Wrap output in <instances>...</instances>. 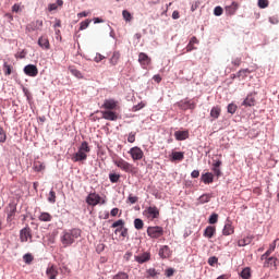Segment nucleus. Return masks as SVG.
Listing matches in <instances>:
<instances>
[{"label": "nucleus", "mask_w": 279, "mask_h": 279, "mask_svg": "<svg viewBox=\"0 0 279 279\" xmlns=\"http://www.w3.org/2000/svg\"><path fill=\"white\" fill-rule=\"evenodd\" d=\"M80 236H82V230L80 229L65 230L62 232L61 243L63 247H69L74 244L75 240L80 239Z\"/></svg>", "instance_id": "1"}, {"label": "nucleus", "mask_w": 279, "mask_h": 279, "mask_svg": "<svg viewBox=\"0 0 279 279\" xmlns=\"http://www.w3.org/2000/svg\"><path fill=\"white\" fill-rule=\"evenodd\" d=\"M90 151V146H88V142H83L81 146L78 147L77 153H75L72 156V161L73 162H82L88 158V155Z\"/></svg>", "instance_id": "2"}, {"label": "nucleus", "mask_w": 279, "mask_h": 279, "mask_svg": "<svg viewBox=\"0 0 279 279\" xmlns=\"http://www.w3.org/2000/svg\"><path fill=\"white\" fill-rule=\"evenodd\" d=\"M113 163L116 165V167H118V169H121V171H124L125 173L136 174V167H134V165L128 162L123 158L114 159Z\"/></svg>", "instance_id": "3"}, {"label": "nucleus", "mask_w": 279, "mask_h": 279, "mask_svg": "<svg viewBox=\"0 0 279 279\" xmlns=\"http://www.w3.org/2000/svg\"><path fill=\"white\" fill-rule=\"evenodd\" d=\"M143 215L148 218L149 221H154V219L160 218V209L156 206H149L144 210Z\"/></svg>", "instance_id": "4"}, {"label": "nucleus", "mask_w": 279, "mask_h": 279, "mask_svg": "<svg viewBox=\"0 0 279 279\" xmlns=\"http://www.w3.org/2000/svg\"><path fill=\"white\" fill-rule=\"evenodd\" d=\"M146 232L150 239H160L165 235V229L160 226L148 227Z\"/></svg>", "instance_id": "5"}, {"label": "nucleus", "mask_w": 279, "mask_h": 279, "mask_svg": "<svg viewBox=\"0 0 279 279\" xmlns=\"http://www.w3.org/2000/svg\"><path fill=\"white\" fill-rule=\"evenodd\" d=\"M129 154H130L132 160H134V161L143 160V157L145 156V153H143V149H141V147H138V146L132 147L129 150Z\"/></svg>", "instance_id": "6"}, {"label": "nucleus", "mask_w": 279, "mask_h": 279, "mask_svg": "<svg viewBox=\"0 0 279 279\" xmlns=\"http://www.w3.org/2000/svg\"><path fill=\"white\" fill-rule=\"evenodd\" d=\"M32 228L25 227L20 231L21 243H27V241H32Z\"/></svg>", "instance_id": "7"}, {"label": "nucleus", "mask_w": 279, "mask_h": 279, "mask_svg": "<svg viewBox=\"0 0 279 279\" xmlns=\"http://www.w3.org/2000/svg\"><path fill=\"white\" fill-rule=\"evenodd\" d=\"M101 108H104L105 110H110V111H113V110H118L119 108V101L110 98V99H105Z\"/></svg>", "instance_id": "8"}, {"label": "nucleus", "mask_w": 279, "mask_h": 279, "mask_svg": "<svg viewBox=\"0 0 279 279\" xmlns=\"http://www.w3.org/2000/svg\"><path fill=\"white\" fill-rule=\"evenodd\" d=\"M14 217H16V204L10 203L7 206V221H14Z\"/></svg>", "instance_id": "9"}, {"label": "nucleus", "mask_w": 279, "mask_h": 279, "mask_svg": "<svg viewBox=\"0 0 279 279\" xmlns=\"http://www.w3.org/2000/svg\"><path fill=\"white\" fill-rule=\"evenodd\" d=\"M138 62L141 64L142 69H147V66L151 64V58H149V56H147V53L141 52L138 54Z\"/></svg>", "instance_id": "10"}, {"label": "nucleus", "mask_w": 279, "mask_h": 279, "mask_svg": "<svg viewBox=\"0 0 279 279\" xmlns=\"http://www.w3.org/2000/svg\"><path fill=\"white\" fill-rule=\"evenodd\" d=\"M86 203L88 206H97V204L101 203V196H99V194L90 193L86 197Z\"/></svg>", "instance_id": "11"}, {"label": "nucleus", "mask_w": 279, "mask_h": 279, "mask_svg": "<svg viewBox=\"0 0 279 279\" xmlns=\"http://www.w3.org/2000/svg\"><path fill=\"white\" fill-rule=\"evenodd\" d=\"M43 27V20L33 21L26 25V32H38Z\"/></svg>", "instance_id": "12"}, {"label": "nucleus", "mask_w": 279, "mask_h": 279, "mask_svg": "<svg viewBox=\"0 0 279 279\" xmlns=\"http://www.w3.org/2000/svg\"><path fill=\"white\" fill-rule=\"evenodd\" d=\"M25 75H28V77H36L38 75V68L34 64H28L24 68Z\"/></svg>", "instance_id": "13"}, {"label": "nucleus", "mask_w": 279, "mask_h": 279, "mask_svg": "<svg viewBox=\"0 0 279 279\" xmlns=\"http://www.w3.org/2000/svg\"><path fill=\"white\" fill-rule=\"evenodd\" d=\"M102 119H106V121H117L119 119V113L110 110L101 111Z\"/></svg>", "instance_id": "14"}, {"label": "nucleus", "mask_w": 279, "mask_h": 279, "mask_svg": "<svg viewBox=\"0 0 279 279\" xmlns=\"http://www.w3.org/2000/svg\"><path fill=\"white\" fill-rule=\"evenodd\" d=\"M178 106L181 110H195V102H191V100H181Z\"/></svg>", "instance_id": "15"}, {"label": "nucleus", "mask_w": 279, "mask_h": 279, "mask_svg": "<svg viewBox=\"0 0 279 279\" xmlns=\"http://www.w3.org/2000/svg\"><path fill=\"white\" fill-rule=\"evenodd\" d=\"M236 10H239L238 2H232L230 5L225 8V12L228 16H234V14H236Z\"/></svg>", "instance_id": "16"}, {"label": "nucleus", "mask_w": 279, "mask_h": 279, "mask_svg": "<svg viewBox=\"0 0 279 279\" xmlns=\"http://www.w3.org/2000/svg\"><path fill=\"white\" fill-rule=\"evenodd\" d=\"M242 106H246L248 108H252V106H256V98L254 97V94H248L242 102Z\"/></svg>", "instance_id": "17"}, {"label": "nucleus", "mask_w": 279, "mask_h": 279, "mask_svg": "<svg viewBox=\"0 0 279 279\" xmlns=\"http://www.w3.org/2000/svg\"><path fill=\"white\" fill-rule=\"evenodd\" d=\"M201 180L204 184H213L215 182V175L211 172H206L202 174Z\"/></svg>", "instance_id": "18"}, {"label": "nucleus", "mask_w": 279, "mask_h": 279, "mask_svg": "<svg viewBox=\"0 0 279 279\" xmlns=\"http://www.w3.org/2000/svg\"><path fill=\"white\" fill-rule=\"evenodd\" d=\"M46 275L48 279H56L58 278V267L56 266H50L46 270Z\"/></svg>", "instance_id": "19"}, {"label": "nucleus", "mask_w": 279, "mask_h": 279, "mask_svg": "<svg viewBox=\"0 0 279 279\" xmlns=\"http://www.w3.org/2000/svg\"><path fill=\"white\" fill-rule=\"evenodd\" d=\"M189 136H190L189 130L174 132L175 141H186V138H189Z\"/></svg>", "instance_id": "20"}, {"label": "nucleus", "mask_w": 279, "mask_h": 279, "mask_svg": "<svg viewBox=\"0 0 279 279\" xmlns=\"http://www.w3.org/2000/svg\"><path fill=\"white\" fill-rule=\"evenodd\" d=\"M215 234H217V228H215L213 226L206 227V229L204 231V236L206 239H213L215 236Z\"/></svg>", "instance_id": "21"}, {"label": "nucleus", "mask_w": 279, "mask_h": 279, "mask_svg": "<svg viewBox=\"0 0 279 279\" xmlns=\"http://www.w3.org/2000/svg\"><path fill=\"white\" fill-rule=\"evenodd\" d=\"M38 45L39 47H41V49H46V50L51 49V45L49 44V38L45 36L39 37Z\"/></svg>", "instance_id": "22"}, {"label": "nucleus", "mask_w": 279, "mask_h": 279, "mask_svg": "<svg viewBox=\"0 0 279 279\" xmlns=\"http://www.w3.org/2000/svg\"><path fill=\"white\" fill-rule=\"evenodd\" d=\"M159 256H160V258H170L171 257V248H169L168 245H163L159 250Z\"/></svg>", "instance_id": "23"}, {"label": "nucleus", "mask_w": 279, "mask_h": 279, "mask_svg": "<svg viewBox=\"0 0 279 279\" xmlns=\"http://www.w3.org/2000/svg\"><path fill=\"white\" fill-rule=\"evenodd\" d=\"M119 60H121V53L119 51H114L109 62L112 66H117V64H119Z\"/></svg>", "instance_id": "24"}, {"label": "nucleus", "mask_w": 279, "mask_h": 279, "mask_svg": "<svg viewBox=\"0 0 279 279\" xmlns=\"http://www.w3.org/2000/svg\"><path fill=\"white\" fill-rule=\"evenodd\" d=\"M149 258H151V255H149V253H143L142 255L135 256L136 263H140L141 265H143V263H147Z\"/></svg>", "instance_id": "25"}, {"label": "nucleus", "mask_w": 279, "mask_h": 279, "mask_svg": "<svg viewBox=\"0 0 279 279\" xmlns=\"http://www.w3.org/2000/svg\"><path fill=\"white\" fill-rule=\"evenodd\" d=\"M254 236L253 235H247L246 238H243L238 241L239 247H245V245H250L252 243Z\"/></svg>", "instance_id": "26"}, {"label": "nucleus", "mask_w": 279, "mask_h": 279, "mask_svg": "<svg viewBox=\"0 0 279 279\" xmlns=\"http://www.w3.org/2000/svg\"><path fill=\"white\" fill-rule=\"evenodd\" d=\"M69 71L72 75H74V77H77V80L84 78V75L82 74V72L80 70L75 69V65H70Z\"/></svg>", "instance_id": "27"}, {"label": "nucleus", "mask_w": 279, "mask_h": 279, "mask_svg": "<svg viewBox=\"0 0 279 279\" xmlns=\"http://www.w3.org/2000/svg\"><path fill=\"white\" fill-rule=\"evenodd\" d=\"M223 236H230V234H234V227L230 223H226L222 230Z\"/></svg>", "instance_id": "28"}, {"label": "nucleus", "mask_w": 279, "mask_h": 279, "mask_svg": "<svg viewBox=\"0 0 279 279\" xmlns=\"http://www.w3.org/2000/svg\"><path fill=\"white\" fill-rule=\"evenodd\" d=\"M199 43V40H197V37H192L191 39H190V43L187 44V46H186V51L187 52H191V51H193V50H195L196 48H195V46L194 45H197Z\"/></svg>", "instance_id": "29"}, {"label": "nucleus", "mask_w": 279, "mask_h": 279, "mask_svg": "<svg viewBox=\"0 0 279 279\" xmlns=\"http://www.w3.org/2000/svg\"><path fill=\"white\" fill-rule=\"evenodd\" d=\"M33 169L37 173H40V171H45L46 166H45V163L43 161H34Z\"/></svg>", "instance_id": "30"}, {"label": "nucleus", "mask_w": 279, "mask_h": 279, "mask_svg": "<svg viewBox=\"0 0 279 279\" xmlns=\"http://www.w3.org/2000/svg\"><path fill=\"white\" fill-rule=\"evenodd\" d=\"M39 221H46L49 222L53 219V216H51V214L47 213V211H43L40 213V215L38 216Z\"/></svg>", "instance_id": "31"}, {"label": "nucleus", "mask_w": 279, "mask_h": 279, "mask_svg": "<svg viewBox=\"0 0 279 279\" xmlns=\"http://www.w3.org/2000/svg\"><path fill=\"white\" fill-rule=\"evenodd\" d=\"M220 116H221V107L219 106L213 107L210 110L211 119H217Z\"/></svg>", "instance_id": "32"}, {"label": "nucleus", "mask_w": 279, "mask_h": 279, "mask_svg": "<svg viewBox=\"0 0 279 279\" xmlns=\"http://www.w3.org/2000/svg\"><path fill=\"white\" fill-rule=\"evenodd\" d=\"M213 199V194H203L198 197V204H208Z\"/></svg>", "instance_id": "33"}, {"label": "nucleus", "mask_w": 279, "mask_h": 279, "mask_svg": "<svg viewBox=\"0 0 279 279\" xmlns=\"http://www.w3.org/2000/svg\"><path fill=\"white\" fill-rule=\"evenodd\" d=\"M250 73H252V71H250V69H241L238 73L236 76L241 80H245V77H247V75H250Z\"/></svg>", "instance_id": "34"}, {"label": "nucleus", "mask_w": 279, "mask_h": 279, "mask_svg": "<svg viewBox=\"0 0 279 279\" xmlns=\"http://www.w3.org/2000/svg\"><path fill=\"white\" fill-rule=\"evenodd\" d=\"M118 232H121L120 236H122V239H128L130 236V234L128 233V228L125 227L116 229L114 234H117Z\"/></svg>", "instance_id": "35"}, {"label": "nucleus", "mask_w": 279, "mask_h": 279, "mask_svg": "<svg viewBox=\"0 0 279 279\" xmlns=\"http://www.w3.org/2000/svg\"><path fill=\"white\" fill-rule=\"evenodd\" d=\"M240 276L243 279H250L252 278V270L250 269V267H246L240 272Z\"/></svg>", "instance_id": "36"}, {"label": "nucleus", "mask_w": 279, "mask_h": 279, "mask_svg": "<svg viewBox=\"0 0 279 279\" xmlns=\"http://www.w3.org/2000/svg\"><path fill=\"white\" fill-rule=\"evenodd\" d=\"M58 5L61 8V5H64V1H62V0H57L56 3L49 4L48 10H49L50 12H53V10H58Z\"/></svg>", "instance_id": "37"}, {"label": "nucleus", "mask_w": 279, "mask_h": 279, "mask_svg": "<svg viewBox=\"0 0 279 279\" xmlns=\"http://www.w3.org/2000/svg\"><path fill=\"white\" fill-rule=\"evenodd\" d=\"M144 226H145V222H143L142 219L136 218L134 220V228H135V230H143Z\"/></svg>", "instance_id": "38"}, {"label": "nucleus", "mask_w": 279, "mask_h": 279, "mask_svg": "<svg viewBox=\"0 0 279 279\" xmlns=\"http://www.w3.org/2000/svg\"><path fill=\"white\" fill-rule=\"evenodd\" d=\"M109 180L112 184H117V182H119V180H121V174L110 173Z\"/></svg>", "instance_id": "39"}, {"label": "nucleus", "mask_w": 279, "mask_h": 279, "mask_svg": "<svg viewBox=\"0 0 279 279\" xmlns=\"http://www.w3.org/2000/svg\"><path fill=\"white\" fill-rule=\"evenodd\" d=\"M172 160H184V153L182 151L172 153Z\"/></svg>", "instance_id": "40"}, {"label": "nucleus", "mask_w": 279, "mask_h": 279, "mask_svg": "<svg viewBox=\"0 0 279 279\" xmlns=\"http://www.w3.org/2000/svg\"><path fill=\"white\" fill-rule=\"evenodd\" d=\"M146 274H147V278H156L159 272L155 268H149L148 270H146Z\"/></svg>", "instance_id": "41"}, {"label": "nucleus", "mask_w": 279, "mask_h": 279, "mask_svg": "<svg viewBox=\"0 0 279 279\" xmlns=\"http://www.w3.org/2000/svg\"><path fill=\"white\" fill-rule=\"evenodd\" d=\"M3 71L5 75H12V65L8 64V62H4Z\"/></svg>", "instance_id": "42"}, {"label": "nucleus", "mask_w": 279, "mask_h": 279, "mask_svg": "<svg viewBox=\"0 0 279 279\" xmlns=\"http://www.w3.org/2000/svg\"><path fill=\"white\" fill-rule=\"evenodd\" d=\"M23 260H24V263H26V265H29L34 260V256H32V254L27 253L23 256Z\"/></svg>", "instance_id": "43"}, {"label": "nucleus", "mask_w": 279, "mask_h": 279, "mask_svg": "<svg viewBox=\"0 0 279 279\" xmlns=\"http://www.w3.org/2000/svg\"><path fill=\"white\" fill-rule=\"evenodd\" d=\"M113 279H130V276L126 272L120 271L113 277Z\"/></svg>", "instance_id": "44"}, {"label": "nucleus", "mask_w": 279, "mask_h": 279, "mask_svg": "<svg viewBox=\"0 0 279 279\" xmlns=\"http://www.w3.org/2000/svg\"><path fill=\"white\" fill-rule=\"evenodd\" d=\"M122 16L124 21L129 22L132 21V13H130L128 10L122 11Z\"/></svg>", "instance_id": "45"}, {"label": "nucleus", "mask_w": 279, "mask_h": 279, "mask_svg": "<svg viewBox=\"0 0 279 279\" xmlns=\"http://www.w3.org/2000/svg\"><path fill=\"white\" fill-rule=\"evenodd\" d=\"M123 226H125V221H123V219H120V220L113 222V223L111 225V228H117V229H119V228H123Z\"/></svg>", "instance_id": "46"}, {"label": "nucleus", "mask_w": 279, "mask_h": 279, "mask_svg": "<svg viewBox=\"0 0 279 279\" xmlns=\"http://www.w3.org/2000/svg\"><path fill=\"white\" fill-rule=\"evenodd\" d=\"M217 221H219V215L213 214V215L209 217L208 223L215 225V223H217Z\"/></svg>", "instance_id": "47"}, {"label": "nucleus", "mask_w": 279, "mask_h": 279, "mask_svg": "<svg viewBox=\"0 0 279 279\" xmlns=\"http://www.w3.org/2000/svg\"><path fill=\"white\" fill-rule=\"evenodd\" d=\"M258 8L265 10V8H269V0H258Z\"/></svg>", "instance_id": "48"}, {"label": "nucleus", "mask_w": 279, "mask_h": 279, "mask_svg": "<svg viewBox=\"0 0 279 279\" xmlns=\"http://www.w3.org/2000/svg\"><path fill=\"white\" fill-rule=\"evenodd\" d=\"M48 202H50V204H56V192H53V190L49 192Z\"/></svg>", "instance_id": "49"}, {"label": "nucleus", "mask_w": 279, "mask_h": 279, "mask_svg": "<svg viewBox=\"0 0 279 279\" xmlns=\"http://www.w3.org/2000/svg\"><path fill=\"white\" fill-rule=\"evenodd\" d=\"M278 259L275 257L267 258V264L270 265V267H277Z\"/></svg>", "instance_id": "50"}, {"label": "nucleus", "mask_w": 279, "mask_h": 279, "mask_svg": "<svg viewBox=\"0 0 279 279\" xmlns=\"http://www.w3.org/2000/svg\"><path fill=\"white\" fill-rule=\"evenodd\" d=\"M7 138L8 135H5V131L0 126V143H5Z\"/></svg>", "instance_id": "51"}, {"label": "nucleus", "mask_w": 279, "mask_h": 279, "mask_svg": "<svg viewBox=\"0 0 279 279\" xmlns=\"http://www.w3.org/2000/svg\"><path fill=\"white\" fill-rule=\"evenodd\" d=\"M88 25H90V20H85V21L81 22L80 29L84 31V29L88 28Z\"/></svg>", "instance_id": "52"}, {"label": "nucleus", "mask_w": 279, "mask_h": 279, "mask_svg": "<svg viewBox=\"0 0 279 279\" xmlns=\"http://www.w3.org/2000/svg\"><path fill=\"white\" fill-rule=\"evenodd\" d=\"M228 112L229 114H234V112H236V105L234 104L228 105Z\"/></svg>", "instance_id": "53"}, {"label": "nucleus", "mask_w": 279, "mask_h": 279, "mask_svg": "<svg viewBox=\"0 0 279 279\" xmlns=\"http://www.w3.org/2000/svg\"><path fill=\"white\" fill-rule=\"evenodd\" d=\"M219 259L215 256L208 258V265H210V267H214L215 265H217Z\"/></svg>", "instance_id": "54"}, {"label": "nucleus", "mask_w": 279, "mask_h": 279, "mask_svg": "<svg viewBox=\"0 0 279 279\" xmlns=\"http://www.w3.org/2000/svg\"><path fill=\"white\" fill-rule=\"evenodd\" d=\"M214 14H215V16H221V14H223V8L216 7L214 10Z\"/></svg>", "instance_id": "55"}, {"label": "nucleus", "mask_w": 279, "mask_h": 279, "mask_svg": "<svg viewBox=\"0 0 279 279\" xmlns=\"http://www.w3.org/2000/svg\"><path fill=\"white\" fill-rule=\"evenodd\" d=\"M136 141V133L131 132L128 136V143H135Z\"/></svg>", "instance_id": "56"}, {"label": "nucleus", "mask_w": 279, "mask_h": 279, "mask_svg": "<svg viewBox=\"0 0 279 279\" xmlns=\"http://www.w3.org/2000/svg\"><path fill=\"white\" fill-rule=\"evenodd\" d=\"M199 5H202V2H199V0L194 1L191 5V12H195V10H197V8H199Z\"/></svg>", "instance_id": "57"}, {"label": "nucleus", "mask_w": 279, "mask_h": 279, "mask_svg": "<svg viewBox=\"0 0 279 279\" xmlns=\"http://www.w3.org/2000/svg\"><path fill=\"white\" fill-rule=\"evenodd\" d=\"M128 199H129L130 204H136V202H138L137 196L129 195Z\"/></svg>", "instance_id": "58"}, {"label": "nucleus", "mask_w": 279, "mask_h": 279, "mask_svg": "<svg viewBox=\"0 0 279 279\" xmlns=\"http://www.w3.org/2000/svg\"><path fill=\"white\" fill-rule=\"evenodd\" d=\"M173 274H175V270L173 268H168L166 270L167 278H171V276H173Z\"/></svg>", "instance_id": "59"}, {"label": "nucleus", "mask_w": 279, "mask_h": 279, "mask_svg": "<svg viewBox=\"0 0 279 279\" xmlns=\"http://www.w3.org/2000/svg\"><path fill=\"white\" fill-rule=\"evenodd\" d=\"M25 56H27V52H25V50H22L21 52H17L15 54V58H20L21 60H23V58H25Z\"/></svg>", "instance_id": "60"}, {"label": "nucleus", "mask_w": 279, "mask_h": 279, "mask_svg": "<svg viewBox=\"0 0 279 279\" xmlns=\"http://www.w3.org/2000/svg\"><path fill=\"white\" fill-rule=\"evenodd\" d=\"M106 57H104L101 53H97L95 57V62L99 63L101 60H104Z\"/></svg>", "instance_id": "61"}, {"label": "nucleus", "mask_w": 279, "mask_h": 279, "mask_svg": "<svg viewBox=\"0 0 279 279\" xmlns=\"http://www.w3.org/2000/svg\"><path fill=\"white\" fill-rule=\"evenodd\" d=\"M241 58H235V59H233L232 60V64L234 65V66H241Z\"/></svg>", "instance_id": "62"}, {"label": "nucleus", "mask_w": 279, "mask_h": 279, "mask_svg": "<svg viewBox=\"0 0 279 279\" xmlns=\"http://www.w3.org/2000/svg\"><path fill=\"white\" fill-rule=\"evenodd\" d=\"M12 12H15V13L21 12V4L15 3V4L12 7Z\"/></svg>", "instance_id": "63"}, {"label": "nucleus", "mask_w": 279, "mask_h": 279, "mask_svg": "<svg viewBox=\"0 0 279 279\" xmlns=\"http://www.w3.org/2000/svg\"><path fill=\"white\" fill-rule=\"evenodd\" d=\"M211 171L217 175V178L221 177V169L219 168H211Z\"/></svg>", "instance_id": "64"}]
</instances>
